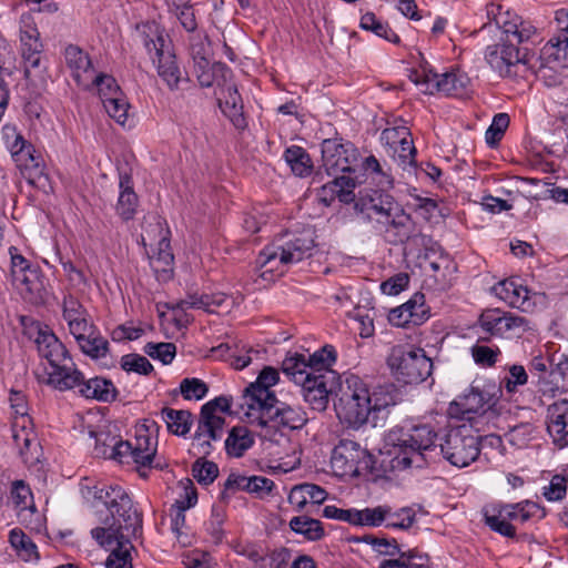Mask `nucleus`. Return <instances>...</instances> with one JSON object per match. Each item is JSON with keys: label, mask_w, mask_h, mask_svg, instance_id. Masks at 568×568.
Returning a JSON list of instances; mask_svg holds the SVG:
<instances>
[{"label": "nucleus", "mask_w": 568, "mask_h": 568, "mask_svg": "<svg viewBox=\"0 0 568 568\" xmlns=\"http://www.w3.org/2000/svg\"><path fill=\"white\" fill-rule=\"evenodd\" d=\"M315 247L313 232L303 230L298 233L287 234L276 243L263 248L258 254L257 264L267 271L296 264L313 254Z\"/></svg>", "instance_id": "obj_4"}, {"label": "nucleus", "mask_w": 568, "mask_h": 568, "mask_svg": "<svg viewBox=\"0 0 568 568\" xmlns=\"http://www.w3.org/2000/svg\"><path fill=\"white\" fill-rule=\"evenodd\" d=\"M438 434L429 424L410 425L392 430L388 440L393 445V468H423L432 459L437 449Z\"/></svg>", "instance_id": "obj_1"}, {"label": "nucleus", "mask_w": 568, "mask_h": 568, "mask_svg": "<svg viewBox=\"0 0 568 568\" xmlns=\"http://www.w3.org/2000/svg\"><path fill=\"white\" fill-rule=\"evenodd\" d=\"M379 230L386 242L392 245L404 244V250L408 253L419 254L432 243V237L423 233L422 226L405 212L402 205L379 224Z\"/></svg>", "instance_id": "obj_7"}, {"label": "nucleus", "mask_w": 568, "mask_h": 568, "mask_svg": "<svg viewBox=\"0 0 568 568\" xmlns=\"http://www.w3.org/2000/svg\"><path fill=\"white\" fill-rule=\"evenodd\" d=\"M354 541L371 545L375 551L385 556H396L400 552V547L395 538L363 535L355 537Z\"/></svg>", "instance_id": "obj_50"}, {"label": "nucleus", "mask_w": 568, "mask_h": 568, "mask_svg": "<svg viewBox=\"0 0 568 568\" xmlns=\"http://www.w3.org/2000/svg\"><path fill=\"white\" fill-rule=\"evenodd\" d=\"M392 387L393 386H379L375 388L373 393L369 392L372 414H376L395 404V396L389 389Z\"/></svg>", "instance_id": "obj_60"}, {"label": "nucleus", "mask_w": 568, "mask_h": 568, "mask_svg": "<svg viewBox=\"0 0 568 568\" xmlns=\"http://www.w3.org/2000/svg\"><path fill=\"white\" fill-rule=\"evenodd\" d=\"M509 115L507 113H497L491 124L486 131L485 139L489 146H495L504 136L505 131L509 125Z\"/></svg>", "instance_id": "obj_56"}, {"label": "nucleus", "mask_w": 568, "mask_h": 568, "mask_svg": "<svg viewBox=\"0 0 568 568\" xmlns=\"http://www.w3.org/2000/svg\"><path fill=\"white\" fill-rule=\"evenodd\" d=\"M415 521V511L409 507H404L396 513L390 511L389 517L386 519V527L407 530Z\"/></svg>", "instance_id": "obj_62"}, {"label": "nucleus", "mask_w": 568, "mask_h": 568, "mask_svg": "<svg viewBox=\"0 0 568 568\" xmlns=\"http://www.w3.org/2000/svg\"><path fill=\"white\" fill-rule=\"evenodd\" d=\"M62 313L72 335L79 334L80 332H88L91 324H93L85 307L73 295L64 296Z\"/></svg>", "instance_id": "obj_29"}, {"label": "nucleus", "mask_w": 568, "mask_h": 568, "mask_svg": "<svg viewBox=\"0 0 568 568\" xmlns=\"http://www.w3.org/2000/svg\"><path fill=\"white\" fill-rule=\"evenodd\" d=\"M308 367L310 365L306 363V356L298 353L286 356L282 363L283 373L296 385L302 384L307 381L308 377L314 375V373L308 371Z\"/></svg>", "instance_id": "obj_40"}, {"label": "nucleus", "mask_w": 568, "mask_h": 568, "mask_svg": "<svg viewBox=\"0 0 568 568\" xmlns=\"http://www.w3.org/2000/svg\"><path fill=\"white\" fill-rule=\"evenodd\" d=\"M361 211H366L371 220H375L379 225L392 213L397 210L400 204L389 194L374 191L373 194L368 195L367 199H362Z\"/></svg>", "instance_id": "obj_28"}, {"label": "nucleus", "mask_w": 568, "mask_h": 568, "mask_svg": "<svg viewBox=\"0 0 568 568\" xmlns=\"http://www.w3.org/2000/svg\"><path fill=\"white\" fill-rule=\"evenodd\" d=\"M224 425V418H204L200 416L192 442L194 455L202 457L211 455L215 449L214 444L222 440Z\"/></svg>", "instance_id": "obj_21"}, {"label": "nucleus", "mask_w": 568, "mask_h": 568, "mask_svg": "<svg viewBox=\"0 0 568 568\" xmlns=\"http://www.w3.org/2000/svg\"><path fill=\"white\" fill-rule=\"evenodd\" d=\"M256 420L261 427H282L287 429H301L308 420L302 407L291 406L275 398L274 402L264 404L257 412Z\"/></svg>", "instance_id": "obj_15"}, {"label": "nucleus", "mask_w": 568, "mask_h": 568, "mask_svg": "<svg viewBox=\"0 0 568 568\" xmlns=\"http://www.w3.org/2000/svg\"><path fill=\"white\" fill-rule=\"evenodd\" d=\"M180 392L184 399L200 400L206 396L209 387L199 378H184L180 384Z\"/></svg>", "instance_id": "obj_57"}, {"label": "nucleus", "mask_w": 568, "mask_h": 568, "mask_svg": "<svg viewBox=\"0 0 568 568\" xmlns=\"http://www.w3.org/2000/svg\"><path fill=\"white\" fill-rule=\"evenodd\" d=\"M64 58L78 85L83 87L95 73L89 54L80 47L69 44L64 50Z\"/></svg>", "instance_id": "obj_27"}, {"label": "nucleus", "mask_w": 568, "mask_h": 568, "mask_svg": "<svg viewBox=\"0 0 568 568\" xmlns=\"http://www.w3.org/2000/svg\"><path fill=\"white\" fill-rule=\"evenodd\" d=\"M173 261L174 255L171 251L170 240L166 235H163L158 243V252L153 258V263L159 264V266H155L154 268L159 272L161 266V271L165 275H169L170 270L166 267L171 266Z\"/></svg>", "instance_id": "obj_59"}, {"label": "nucleus", "mask_w": 568, "mask_h": 568, "mask_svg": "<svg viewBox=\"0 0 568 568\" xmlns=\"http://www.w3.org/2000/svg\"><path fill=\"white\" fill-rule=\"evenodd\" d=\"M121 367L125 372H134L142 375H149L153 371L150 361L139 354H126L121 358Z\"/></svg>", "instance_id": "obj_58"}, {"label": "nucleus", "mask_w": 568, "mask_h": 568, "mask_svg": "<svg viewBox=\"0 0 568 568\" xmlns=\"http://www.w3.org/2000/svg\"><path fill=\"white\" fill-rule=\"evenodd\" d=\"M95 499L103 503L110 510L111 517L104 520H110L112 524L115 520V527L121 523V527L129 529L142 524V515L133 508L132 500L128 493L120 486H110L108 488H100L95 491Z\"/></svg>", "instance_id": "obj_13"}, {"label": "nucleus", "mask_w": 568, "mask_h": 568, "mask_svg": "<svg viewBox=\"0 0 568 568\" xmlns=\"http://www.w3.org/2000/svg\"><path fill=\"white\" fill-rule=\"evenodd\" d=\"M485 59L493 70L500 77H514L517 68L529 63L527 48H519L513 39L500 40L499 43L488 45Z\"/></svg>", "instance_id": "obj_14"}, {"label": "nucleus", "mask_w": 568, "mask_h": 568, "mask_svg": "<svg viewBox=\"0 0 568 568\" xmlns=\"http://www.w3.org/2000/svg\"><path fill=\"white\" fill-rule=\"evenodd\" d=\"M161 417L166 424L168 430L176 436H186L193 425V415L185 409L164 407L161 410Z\"/></svg>", "instance_id": "obj_35"}, {"label": "nucleus", "mask_w": 568, "mask_h": 568, "mask_svg": "<svg viewBox=\"0 0 568 568\" xmlns=\"http://www.w3.org/2000/svg\"><path fill=\"white\" fill-rule=\"evenodd\" d=\"M139 36L151 57L158 75L169 90H179L182 83L189 82L187 73L180 68L171 40L156 23L143 24L139 29Z\"/></svg>", "instance_id": "obj_3"}, {"label": "nucleus", "mask_w": 568, "mask_h": 568, "mask_svg": "<svg viewBox=\"0 0 568 568\" xmlns=\"http://www.w3.org/2000/svg\"><path fill=\"white\" fill-rule=\"evenodd\" d=\"M387 363L397 379L405 384L422 383L433 371V362L424 349L403 345L392 348Z\"/></svg>", "instance_id": "obj_9"}, {"label": "nucleus", "mask_w": 568, "mask_h": 568, "mask_svg": "<svg viewBox=\"0 0 568 568\" xmlns=\"http://www.w3.org/2000/svg\"><path fill=\"white\" fill-rule=\"evenodd\" d=\"M253 444L254 439L247 427L234 426L224 440V448L229 456L240 458Z\"/></svg>", "instance_id": "obj_36"}, {"label": "nucleus", "mask_w": 568, "mask_h": 568, "mask_svg": "<svg viewBox=\"0 0 568 568\" xmlns=\"http://www.w3.org/2000/svg\"><path fill=\"white\" fill-rule=\"evenodd\" d=\"M189 52L194 62V68H206L210 64L207 59L209 44L207 37L197 32L189 37Z\"/></svg>", "instance_id": "obj_47"}, {"label": "nucleus", "mask_w": 568, "mask_h": 568, "mask_svg": "<svg viewBox=\"0 0 568 568\" xmlns=\"http://www.w3.org/2000/svg\"><path fill=\"white\" fill-rule=\"evenodd\" d=\"M547 430L559 447L568 446V400L556 402L548 407Z\"/></svg>", "instance_id": "obj_24"}, {"label": "nucleus", "mask_w": 568, "mask_h": 568, "mask_svg": "<svg viewBox=\"0 0 568 568\" xmlns=\"http://www.w3.org/2000/svg\"><path fill=\"white\" fill-rule=\"evenodd\" d=\"M409 79L425 94L444 93L446 95L462 97L470 85L469 77L459 69L438 74L429 65L423 64L419 69L410 71Z\"/></svg>", "instance_id": "obj_10"}, {"label": "nucleus", "mask_w": 568, "mask_h": 568, "mask_svg": "<svg viewBox=\"0 0 568 568\" xmlns=\"http://www.w3.org/2000/svg\"><path fill=\"white\" fill-rule=\"evenodd\" d=\"M44 282L45 277L38 266L12 280L21 297L32 305L45 303L48 292Z\"/></svg>", "instance_id": "obj_22"}, {"label": "nucleus", "mask_w": 568, "mask_h": 568, "mask_svg": "<svg viewBox=\"0 0 568 568\" xmlns=\"http://www.w3.org/2000/svg\"><path fill=\"white\" fill-rule=\"evenodd\" d=\"M10 153L17 168L27 180L33 181L43 174L42 156L37 153L34 146L26 139Z\"/></svg>", "instance_id": "obj_23"}, {"label": "nucleus", "mask_w": 568, "mask_h": 568, "mask_svg": "<svg viewBox=\"0 0 568 568\" xmlns=\"http://www.w3.org/2000/svg\"><path fill=\"white\" fill-rule=\"evenodd\" d=\"M475 427L463 423L450 427L439 448L444 457L459 468L467 467L480 454V435L474 434Z\"/></svg>", "instance_id": "obj_8"}, {"label": "nucleus", "mask_w": 568, "mask_h": 568, "mask_svg": "<svg viewBox=\"0 0 568 568\" xmlns=\"http://www.w3.org/2000/svg\"><path fill=\"white\" fill-rule=\"evenodd\" d=\"M9 541L24 560L39 558L36 544L21 529H12L9 535Z\"/></svg>", "instance_id": "obj_51"}, {"label": "nucleus", "mask_w": 568, "mask_h": 568, "mask_svg": "<svg viewBox=\"0 0 568 568\" xmlns=\"http://www.w3.org/2000/svg\"><path fill=\"white\" fill-rule=\"evenodd\" d=\"M211 353L222 359L231 361V365L235 369H243L248 366L252 362L251 353H256L253 348L245 349L243 345L240 348L239 343H221L220 345L212 347Z\"/></svg>", "instance_id": "obj_34"}, {"label": "nucleus", "mask_w": 568, "mask_h": 568, "mask_svg": "<svg viewBox=\"0 0 568 568\" xmlns=\"http://www.w3.org/2000/svg\"><path fill=\"white\" fill-rule=\"evenodd\" d=\"M132 175L126 172L119 174V197L115 212L123 222L133 220L139 205V197L134 192Z\"/></svg>", "instance_id": "obj_26"}, {"label": "nucleus", "mask_w": 568, "mask_h": 568, "mask_svg": "<svg viewBox=\"0 0 568 568\" xmlns=\"http://www.w3.org/2000/svg\"><path fill=\"white\" fill-rule=\"evenodd\" d=\"M67 390H74L85 399H94L101 403H113L118 397V389L112 381L99 376L85 379L79 368L77 378L59 392Z\"/></svg>", "instance_id": "obj_20"}, {"label": "nucleus", "mask_w": 568, "mask_h": 568, "mask_svg": "<svg viewBox=\"0 0 568 568\" xmlns=\"http://www.w3.org/2000/svg\"><path fill=\"white\" fill-rule=\"evenodd\" d=\"M278 382V372L274 367L265 366L258 374L256 381L245 387L243 393L242 407L246 406L247 416H253L254 412H257L270 402H274L276 396L271 390V387Z\"/></svg>", "instance_id": "obj_18"}, {"label": "nucleus", "mask_w": 568, "mask_h": 568, "mask_svg": "<svg viewBox=\"0 0 568 568\" xmlns=\"http://www.w3.org/2000/svg\"><path fill=\"white\" fill-rule=\"evenodd\" d=\"M336 361V351L332 345H325L321 349L311 354L306 358L308 371L317 374H324V372H334L331 367Z\"/></svg>", "instance_id": "obj_44"}, {"label": "nucleus", "mask_w": 568, "mask_h": 568, "mask_svg": "<svg viewBox=\"0 0 568 568\" xmlns=\"http://www.w3.org/2000/svg\"><path fill=\"white\" fill-rule=\"evenodd\" d=\"M359 26L363 30L371 31L389 42L399 43L400 41L399 37L389 28V26L377 19L373 12H366L363 14Z\"/></svg>", "instance_id": "obj_46"}, {"label": "nucleus", "mask_w": 568, "mask_h": 568, "mask_svg": "<svg viewBox=\"0 0 568 568\" xmlns=\"http://www.w3.org/2000/svg\"><path fill=\"white\" fill-rule=\"evenodd\" d=\"M355 526L379 527L390 515L389 506L356 509Z\"/></svg>", "instance_id": "obj_48"}, {"label": "nucleus", "mask_w": 568, "mask_h": 568, "mask_svg": "<svg viewBox=\"0 0 568 568\" xmlns=\"http://www.w3.org/2000/svg\"><path fill=\"white\" fill-rule=\"evenodd\" d=\"M470 351L475 363L484 367L495 365L497 356L500 354V349L498 347H490L479 343L474 345Z\"/></svg>", "instance_id": "obj_63"}, {"label": "nucleus", "mask_w": 568, "mask_h": 568, "mask_svg": "<svg viewBox=\"0 0 568 568\" xmlns=\"http://www.w3.org/2000/svg\"><path fill=\"white\" fill-rule=\"evenodd\" d=\"M495 386L490 389H480L471 385L463 395L458 396L448 407L452 417L468 422L479 433L486 419L495 416L494 406L498 399Z\"/></svg>", "instance_id": "obj_6"}, {"label": "nucleus", "mask_w": 568, "mask_h": 568, "mask_svg": "<svg viewBox=\"0 0 568 568\" xmlns=\"http://www.w3.org/2000/svg\"><path fill=\"white\" fill-rule=\"evenodd\" d=\"M30 329L36 332L33 341L39 356L45 359L50 366V371L44 374L43 383L57 390L65 388L78 376V367L69 351L48 327L42 328L37 323ZM28 334L32 337L31 331Z\"/></svg>", "instance_id": "obj_2"}, {"label": "nucleus", "mask_w": 568, "mask_h": 568, "mask_svg": "<svg viewBox=\"0 0 568 568\" xmlns=\"http://www.w3.org/2000/svg\"><path fill=\"white\" fill-rule=\"evenodd\" d=\"M355 185L356 182L351 176H334L332 181L321 187L318 199L326 205L334 201L335 197H338L341 202L348 204L354 201L355 195L353 190Z\"/></svg>", "instance_id": "obj_31"}, {"label": "nucleus", "mask_w": 568, "mask_h": 568, "mask_svg": "<svg viewBox=\"0 0 568 568\" xmlns=\"http://www.w3.org/2000/svg\"><path fill=\"white\" fill-rule=\"evenodd\" d=\"M284 159L295 175L303 178L311 174L312 160L302 146L292 145L287 148L284 152Z\"/></svg>", "instance_id": "obj_42"}, {"label": "nucleus", "mask_w": 568, "mask_h": 568, "mask_svg": "<svg viewBox=\"0 0 568 568\" xmlns=\"http://www.w3.org/2000/svg\"><path fill=\"white\" fill-rule=\"evenodd\" d=\"M396 559H385L379 568H429L427 555L418 554L415 550L402 551Z\"/></svg>", "instance_id": "obj_43"}, {"label": "nucleus", "mask_w": 568, "mask_h": 568, "mask_svg": "<svg viewBox=\"0 0 568 568\" xmlns=\"http://www.w3.org/2000/svg\"><path fill=\"white\" fill-rule=\"evenodd\" d=\"M20 41L22 58L29 54L41 53L42 43L39 39V31L36 28L30 14L21 17Z\"/></svg>", "instance_id": "obj_38"}, {"label": "nucleus", "mask_w": 568, "mask_h": 568, "mask_svg": "<svg viewBox=\"0 0 568 568\" xmlns=\"http://www.w3.org/2000/svg\"><path fill=\"white\" fill-rule=\"evenodd\" d=\"M338 376L335 372H324L311 376L300 384L302 396L313 410L324 412L329 403V396L335 390Z\"/></svg>", "instance_id": "obj_19"}, {"label": "nucleus", "mask_w": 568, "mask_h": 568, "mask_svg": "<svg viewBox=\"0 0 568 568\" xmlns=\"http://www.w3.org/2000/svg\"><path fill=\"white\" fill-rule=\"evenodd\" d=\"M409 305L402 304L389 311L388 321L392 325L397 327H406L408 325H419L422 324V317H418L416 314L412 315L410 311H407Z\"/></svg>", "instance_id": "obj_61"}, {"label": "nucleus", "mask_w": 568, "mask_h": 568, "mask_svg": "<svg viewBox=\"0 0 568 568\" xmlns=\"http://www.w3.org/2000/svg\"><path fill=\"white\" fill-rule=\"evenodd\" d=\"M493 292L497 297L503 300L511 307L526 310L530 306L529 291L520 284L516 278H507L500 281L493 287Z\"/></svg>", "instance_id": "obj_30"}, {"label": "nucleus", "mask_w": 568, "mask_h": 568, "mask_svg": "<svg viewBox=\"0 0 568 568\" xmlns=\"http://www.w3.org/2000/svg\"><path fill=\"white\" fill-rule=\"evenodd\" d=\"M103 520V526L95 527L91 530V536L110 555L105 560L106 568H132L131 550L133 546L131 538H135L142 532V524L130 527L129 529L121 527V523L115 527V520Z\"/></svg>", "instance_id": "obj_5"}, {"label": "nucleus", "mask_w": 568, "mask_h": 568, "mask_svg": "<svg viewBox=\"0 0 568 568\" xmlns=\"http://www.w3.org/2000/svg\"><path fill=\"white\" fill-rule=\"evenodd\" d=\"M104 110L116 123L124 125L128 121L130 104L126 101L123 92L120 97L105 98L103 102Z\"/></svg>", "instance_id": "obj_53"}, {"label": "nucleus", "mask_w": 568, "mask_h": 568, "mask_svg": "<svg viewBox=\"0 0 568 568\" xmlns=\"http://www.w3.org/2000/svg\"><path fill=\"white\" fill-rule=\"evenodd\" d=\"M80 349L93 359L104 358L109 353V342L100 334L94 324L88 332L73 334Z\"/></svg>", "instance_id": "obj_33"}, {"label": "nucleus", "mask_w": 568, "mask_h": 568, "mask_svg": "<svg viewBox=\"0 0 568 568\" xmlns=\"http://www.w3.org/2000/svg\"><path fill=\"white\" fill-rule=\"evenodd\" d=\"M564 36H558L557 38L550 39L541 49L540 59L549 64V63H558L560 67H564Z\"/></svg>", "instance_id": "obj_55"}, {"label": "nucleus", "mask_w": 568, "mask_h": 568, "mask_svg": "<svg viewBox=\"0 0 568 568\" xmlns=\"http://www.w3.org/2000/svg\"><path fill=\"white\" fill-rule=\"evenodd\" d=\"M226 300V295L224 293H213V294H199L197 292L187 293L184 298L176 301L175 303H171L168 307L172 312H182L183 316H186L184 313L189 308L203 310L207 313L215 312V308L221 307Z\"/></svg>", "instance_id": "obj_25"}, {"label": "nucleus", "mask_w": 568, "mask_h": 568, "mask_svg": "<svg viewBox=\"0 0 568 568\" xmlns=\"http://www.w3.org/2000/svg\"><path fill=\"white\" fill-rule=\"evenodd\" d=\"M90 436L94 439L93 454L99 458H110L114 446L116 445L118 435L108 428L91 430Z\"/></svg>", "instance_id": "obj_45"}, {"label": "nucleus", "mask_w": 568, "mask_h": 568, "mask_svg": "<svg viewBox=\"0 0 568 568\" xmlns=\"http://www.w3.org/2000/svg\"><path fill=\"white\" fill-rule=\"evenodd\" d=\"M82 88L87 91H97L102 103L105 98L120 97L122 92L115 79L105 73H94Z\"/></svg>", "instance_id": "obj_41"}, {"label": "nucleus", "mask_w": 568, "mask_h": 568, "mask_svg": "<svg viewBox=\"0 0 568 568\" xmlns=\"http://www.w3.org/2000/svg\"><path fill=\"white\" fill-rule=\"evenodd\" d=\"M478 323L484 332L499 337H519L530 328L526 317L499 308L484 311Z\"/></svg>", "instance_id": "obj_16"}, {"label": "nucleus", "mask_w": 568, "mask_h": 568, "mask_svg": "<svg viewBox=\"0 0 568 568\" xmlns=\"http://www.w3.org/2000/svg\"><path fill=\"white\" fill-rule=\"evenodd\" d=\"M485 524L501 536L514 538L516 536V528L504 516L496 505L484 513Z\"/></svg>", "instance_id": "obj_49"}, {"label": "nucleus", "mask_w": 568, "mask_h": 568, "mask_svg": "<svg viewBox=\"0 0 568 568\" xmlns=\"http://www.w3.org/2000/svg\"><path fill=\"white\" fill-rule=\"evenodd\" d=\"M192 474L200 485L207 486L219 476V467L214 462L200 456L192 466Z\"/></svg>", "instance_id": "obj_52"}, {"label": "nucleus", "mask_w": 568, "mask_h": 568, "mask_svg": "<svg viewBox=\"0 0 568 568\" xmlns=\"http://www.w3.org/2000/svg\"><path fill=\"white\" fill-rule=\"evenodd\" d=\"M331 466L336 476L357 477L374 471L375 457L358 443L342 438L332 450Z\"/></svg>", "instance_id": "obj_11"}, {"label": "nucleus", "mask_w": 568, "mask_h": 568, "mask_svg": "<svg viewBox=\"0 0 568 568\" xmlns=\"http://www.w3.org/2000/svg\"><path fill=\"white\" fill-rule=\"evenodd\" d=\"M497 508L501 511L508 521L527 523L532 518L542 519L546 516L544 507L530 500H524L516 504H497Z\"/></svg>", "instance_id": "obj_32"}, {"label": "nucleus", "mask_w": 568, "mask_h": 568, "mask_svg": "<svg viewBox=\"0 0 568 568\" xmlns=\"http://www.w3.org/2000/svg\"><path fill=\"white\" fill-rule=\"evenodd\" d=\"M288 526L295 534L302 535L306 540L317 541L321 540L324 535V528L318 519H314L307 515L293 517Z\"/></svg>", "instance_id": "obj_39"}, {"label": "nucleus", "mask_w": 568, "mask_h": 568, "mask_svg": "<svg viewBox=\"0 0 568 568\" xmlns=\"http://www.w3.org/2000/svg\"><path fill=\"white\" fill-rule=\"evenodd\" d=\"M504 37L500 40L513 39L515 44L519 45L528 42L536 33V28L530 23L523 21L518 16H511V20L507 21L505 26L498 27Z\"/></svg>", "instance_id": "obj_37"}, {"label": "nucleus", "mask_w": 568, "mask_h": 568, "mask_svg": "<svg viewBox=\"0 0 568 568\" xmlns=\"http://www.w3.org/2000/svg\"><path fill=\"white\" fill-rule=\"evenodd\" d=\"M362 165L365 172L374 175V179H378L377 182L381 186L393 185L392 176L384 170L383 165L374 155L365 158Z\"/></svg>", "instance_id": "obj_64"}, {"label": "nucleus", "mask_w": 568, "mask_h": 568, "mask_svg": "<svg viewBox=\"0 0 568 568\" xmlns=\"http://www.w3.org/2000/svg\"><path fill=\"white\" fill-rule=\"evenodd\" d=\"M342 389L335 410L341 420L353 428H358L368 422L372 414L369 389L358 379Z\"/></svg>", "instance_id": "obj_12"}, {"label": "nucleus", "mask_w": 568, "mask_h": 568, "mask_svg": "<svg viewBox=\"0 0 568 568\" xmlns=\"http://www.w3.org/2000/svg\"><path fill=\"white\" fill-rule=\"evenodd\" d=\"M322 160L327 175L339 176V173L355 171L358 152L351 142L342 143L336 139H327L322 143Z\"/></svg>", "instance_id": "obj_17"}, {"label": "nucleus", "mask_w": 568, "mask_h": 568, "mask_svg": "<svg viewBox=\"0 0 568 568\" xmlns=\"http://www.w3.org/2000/svg\"><path fill=\"white\" fill-rule=\"evenodd\" d=\"M146 355L153 359L161 361L164 365L172 363L175 354L176 346L173 343H146L143 347Z\"/></svg>", "instance_id": "obj_54"}]
</instances>
